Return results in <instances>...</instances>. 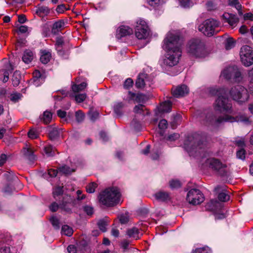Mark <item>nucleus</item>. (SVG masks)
<instances>
[{"label":"nucleus","mask_w":253,"mask_h":253,"mask_svg":"<svg viewBox=\"0 0 253 253\" xmlns=\"http://www.w3.org/2000/svg\"><path fill=\"white\" fill-rule=\"evenodd\" d=\"M182 44V40L178 32L171 31L168 33L163 45L167 53L165 57L160 62L161 66L164 70H169L178 63L181 56Z\"/></svg>","instance_id":"nucleus-1"},{"label":"nucleus","mask_w":253,"mask_h":253,"mask_svg":"<svg viewBox=\"0 0 253 253\" xmlns=\"http://www.w3.org/2000/svg\"><path fill=\"white\" fill-rule=\"evenodd\" d=\"M235 121L244 123L246 125H249L251 123L249 117L244 115L238 116L235 120L234 118L228 115L215 116L213 112H208L206 115L205 119L204 120L206 125L211 126L213 128H216L224 122H233Z\"/></svg>","instance_id":"nucleus-2"},{"label":"nucleus","mask_w":253,"mask_h":253,"mask_svg":"<svg viewBox=\"0 0 253 253\" xmlns=\"http://www.w3.org/2000/svg\"><path fill=\"white\" fill-rule=\"evenodd\" d=\"M121 194L117 187L106 189L99 196V202L106 207H113L119 203Z\"/></svg>","instance_id":"nucleus-3"},{"label":"nucleus","mask_w":253,"mask_h":253,"mask_svg":"<svg viewBox=\"0 0 253 253\" xmlns=\"http://www.w3.org/2000/svg\"><path fill=\"white\" fill-rule=\"evenodd\" d=\"M184 148L190 155H197L206 146V142L202 141L200 136L198 134L189 136L185 140Z\"/></svg>","instance_id":"nucleus-4"},{"label":"nucleus","mask_w":253,"mask_h":253,"mask_svg":"<svg viewBox=\"0 0 253 253\" xmlns=\"http://www.w3.org/2000/svg\"><path fill=\"white\" fill-rule=\"evenodd\" d=\"M187 52L190 55L199 58L205 57L208 54L205 43L199 39L191 40L189 42Z\"/></svg>","instance_id":"nucleus-5"},{"label":"nucleus","mask_w":253,"mask_h":253,"mask_svg":"<svg viewBox=\"0 0 253 253\" xmlns=\"http://www.w3.org/2000/svg\"><path fill=\"white\" fill-rule=\"evenodd\" d=\"M219 26L220 22L214 19H208L198 26V30L205 35L211 37L218 32L216 28Z\"/></svg>","instance_id":"nucleus-6"},{"label":"nucleus","mask_w":253,"mask_h":253,"mask_svg":"<svg viewBox=\"0 0 253 253\" xmlns=\"http://www.w3.org/2000/svg\"><path fill=\"white\" fill-rule=\"evenodd\" d=\"M229 94L233 100L240 103L247 101L249 97L248 90L240 85L232 87L229 91Z\"/></svg>","instance_id":"nucleus-7"},{"label":"nucleus","mask_w":253,"mask_h":253,"mask_svg":"<svg viewBox=\"0 0 253 253\" xmlns=\"http://www.w3.org/2000/svg\"><path fill=\"white\" fill-rule=\"evenodd\" d=\"M206 166L212 170L216 171L221 176L227 175L228 169L226 164L222 163L220 160L214 158H210L206 161Z\"/></svg>","instance_id":"nucleus-8"},{"label":"nucleus","mask_w":253,"mask_h":253,"mask_svg":"<svg viewBox=\"0 0 253 253\" xmlns=\"http://www.w3.org/2000/svg\"><path fill=\"white\" fill-rule=\"evenodd\" d=\"M227 80L234 82H240L242 80L241 72L236 66H231L224 69L221 74Z\"/></svg>","instance_id":"nucleus-9"},{"label":"nucleus","mask_w":253,"mask_h":253,"mask_svg":"<svg viewBox=\"0 0 253 253\" xmlns=\"http://www.w3.org/2000/svg\"><path fill=\"white\" fill-rule=\"evenodd\" d=\"M135 34L139 40L146 39L149 35V30L146 22L142 19H139L136 22Z\"/></svg>","instance_id":"nucleus-10"},{"label":"nucleus","mask_w":253,"mask_h":253,"mask_svg":"<svg viewBox=\"0 0 253 253\" xmlns=\"http://www.w3.org/2000/svg\"><path fill=\"white\" fill-rule=\"evenodd\" d=\"M241 61L243 64L247 67L253 63V50L248 45H244L241 48L240 52Z\"/></svg>","instance_id":"nucleus-11"},{"label":"nucleus","mask_w":253,"mask_h":253,"mask_svg":"<svg viewBox=\"0 0 253 253\" xmlns=\"http://www.w3.org/2000/svg\"><path fill=\"white\" fill-rule=\"evenodd\" d=\"M204 197L200 190L196 188L190 189L187 193L186 200L190 204L196 205L204 201Z\"/></svg>","instance_id":"nucleus-12"},{"label":"nucleus","mask_w":253,"mask_h":253,"mask_svg":"<svg viewBox=\"0 0 253 253\" xmlns=\"http://www.w3.org/2000/svg\"><path fill=\"white\" fill-rule=\"evenodd\" d=\"M215 111H230L232 109V104L227 95L217 97L213 103Z\"/></svg>","instance_id":"nucleus-13"},{"label":"nucleus","mask_w":253,"mask_h":253,"mask_svg":"<svg viewBox=\"0 0 253 253\" xmlns=\"http://www.w3.org/2000/svg\"><path fill=\"white\" fill-rule=\"evenodd\" d=\"M208 93L211 96H217L218 97L227 95V90L223 87L217 86H211L207 88Z\"/></svg>","instance_id":"nucleus-14"},{"label":"nucleus","mask_w":253,"mask_h":253,"mask_svg":"<svg viewBox=\"0 0 253 253\" xmlns=\"http://www.w3.org/2000/svg\"><path fill=\"white\" fill-rule=\"evenodd\" d=\"M189 88L185 84H181L172 89V95L176 98H180L184 96L189 93Z\"/></svg>","instance_id":"nucleus-15"},{"label":"nucleus","mask_w":253,"mask_h":253,"mask_svg":"<svg viewBox=\"0 0 253 253\" xmlns=\"http://www.w3.org/2000/svg\"><path fill=\"white\" fill-rule=\"evenodd\" d=\"M148 84L150 86V80L147 74L145 73H140L135 82V85L137 88H141Z\"/></svg>","instance_id":"nucleus-16"},{"label":"nucleus","mask_w":253,"mask_h":253,"mask_svg":"<svg viewBox=\"0 0 253 253\" xmlns=\"http://www.w3.org/2000/svg\"><path fill=\"white\" fill-rule=\"evenodd\" d=\"M144 115L142 112H135L134 117L131 123V127L136 131H139L141 128L140 120L143 119Z\"/></svg>","instance_id":"nucleus-17"},{"label":"nucleus","mask_w":253,"mask_h":253,"mask_svg":"<svg viewBox=\"0 0 253 253\" xmlns=\"http://www.w3.org/2000/svg\"><path fill=\"white\" fill-rule=\"evenodd\" d=\"M128 99L133 100L136 103H143L147 100V97L142 93H134L131 91L128 92Z\"/></svg>","instance_id":"nucleus-18"},{"label":"nucleus","mask_w":253,"mask_h":253,"mask_svg":"<svg viewBox=\"0 0 253 253\" xmlns=\"http://www.w3.org/2000/svg\"><path fill=\"white\" fill-rule=\"evenodd\" d=\"M45 76L39 70H36L33 72V85L38 87L44 82Z\"/></svg>","instance_id":"nucleus-19"},{"label":"nucleus","mask_w":253,"mask_h":253,"mask_svg":"<svg viewBox=\"0 0 253 253\" xmlns=\"http://www.w3.org/2000/svg\"><path fill=\"white\" fill-rule=\"evenodd\" d=\"M72 201V199L70 196L65 195L63 197L62 201L59 204V208L67 212L71 213V209L69 206L70 203Z\"/></svg>","instance_id":"nucleus-20"},{"label":"nucleus","mask_w":253,"mask_h":253,"mask_svg":"<svg viewBox=\"0 0 253 253\" xmlns=\"http://www.w3.org/2000/svg\"><path fill=\"white\" fill-rule=\"evenodd\" d=\"M222 18L225 22H227L232 28H234L239 22V18L234 14L225 13L223 14Z\"/></svg>","instance_id":"nucleus-21"},{"label":"nucleus","mask_w":253,"mask_h":253,"mask_svg":"<svg viewBox=\"0 0 253 253\" xmlns=\"http://www.w3.org/2000/svg\"><path fill=\"white\" fill-rule=\"evenodd\" d=\"M13 70L12 65L8 63L5 69L0 70V81H2L3 83L7 82L9 79V74Z\"/></svg>","instance_id":"nucleus-22"},{"label":"nucleus","mask_w":253,"mask_h":253,"mask_svg":"<svg viewBox=\"0 0 253 253\" xmlns=\"http://www.w3.org/2000/svg\"><path fill=\"white\" fill-rule=\"evenodd\" d=\"M132 29L126 26H120L117 31L116 36L118 39L132 34Z\"/></svg>","instance_id":"nucleus-23"},{"label":"nucleus","mask_w":253,"mask_h":253,"mask_svg":"<svg viewBox=\"0 0 253 253\" xmlns=\"http://www.w3.org/2000/svg\"><path fill=\"white\" fill-rule=\"evenodd\" d=\"M164 112H147L146 116L151 123L155 124L163 117Z\"/></svg>","instance_id":"nucleus-24"},{"label":"nucleus","mask_w":253,"mask_h":253,"mask_svg":"<svg viewBox=\"0 0 253 253\" xmlns=\"http://www.w3.org/2000/svg\"><path fill=\"white\" fill-rule=\"evenodd\" d=\"M154 196L156 200L160 202H165L170 200L169 193L162 190L156 192Z\"/></svg>","instance_id":"nucleus-25"},{"label":"nucleus","mask_w":253,"mask_h":253,"mask_svg":"<svg viewBox=\"0 0 253 253\" xmlns=\"http://www.w3.org/2000/svg\"><path fill=\"white\" fill-rule=\"evenodd\" d=\"M222 187L220 185H217L214 188V191L216 192H219L218 198L219 201L221 202H226L229 200V196L225 192L222 191L220 192V190Z\"/></svg>","instance_id":"nucleus-26"},{"label":"nucleus","mask_w":253,"mask_h":253,"mask_svg":"<svg viewBox=\"0 0 253 253\" xmlns=\"http://www.w3.org/2000/svg\"><path fill=\"white\" fill-rule=\"evenodd\" d=\"M51 54L50 51L43 50L41 51V61L43 64L47 63L50 60Z\"/></svg>","instance_id":"nucleus-27"},{"label":"nucleus","mask_w":253,"mask_h":253,"mask_svg":"<svg viewBox=\"0 0 253 253\" xmlns=\"http://www.w3.org/2000/svg\"><path fill=\"white\" fill-rule=\"evenodd\" d=\"M76 170L75 168H70L68 166L63 165L58 168V171L65 175H70Z\"/></svg>","instance_id":"nucleus-28"},{"label":"nucleus","mask_w":253,"mask_h":253,"mask_svg":"<svg viewBox=\"0 0 253 253\" xmlns=\"http://www.w3.org/2000/svg\"><path fill=\"white\" fill-rule=\"evenodd\" d=\"M64 25V22L62 20H59L55 22L52 26L51 33L54 35L57 34L61 30L62 27Z\"/></svg>","instance_id":"nucleus-29"},{"label":"nucleus","mask_w":253,"mask_h":253,"mask_svg":"<svg viewBox=\"0 0 253 253\" xmlns=\"http://www.w3.org/2000/svg\"><path fill=\"white\" fill-rule=\"evenodd\" d=\"M139 230L136 227H133L129 229L126 231V235L129 238H133L135 240H138L139 239L140 237L139 236Z\"/></svg>","instance_id":"nucleus-30"},{"label":"nucleus","mask_w":253,"mask_h":253,"mask_svg":"<svg viewBox=\"0 0 253 253\" xmlns=\"http://www.w3.org/2000/svg\"><path fill=\"white\" fill-rule=\"evenodd\" d=\"M172 108H174V107L172 106L171 101L167 100L161 103L158 111H170Z\"/></svg>","instance_id":"nucleus-31"},{"label":"nucleus","mask_w":253,"mask_h":253,"mask_svg":"<svg viewBox=\"0 0 253 253\" xmlns=\"http://www.w3.org/2000/svg\"><path fill=\"white\" fill-rule=\"evenodd\" d=\"M22 61L26 64H29L32 62V51L30 49H26L24 51L22 56Z\"/></svg>","instance_id":"nucleus-32"},{"label":"nucleus","mask_w":253,"mask_h":253,"mask_svg":"<svg viewBox=\"0 0 253 253\" xmlns=\"http://www.w3.org/2000/svg\"><path fill=\"white\" fill-rule=\"evenodd\" d=\"M182 120L181 115L177 113H174L170 118V123L172 126H176Z\"/></svg>","instance_id":"nucleus-33"},{"label":"nucleus","mask_w":253,"mask_h":253,"mask_svg":"<svg viewBox=\"0 0 253 253\" xmlns=\"http://www.w3.org/2000/svg\"><path fill=\"white\" fill-rule=\"evenodd\" d=\"M21 76L20 72L18 71H16L14 72L12 77V82L13 86H17L19 85Z\"/></svg>","instance_id":"nucleus-34"},{"label":"nucleus","mask_w":253,"mask_h":253,"mask_svg":"<svg viewBox=\"0 0 253 253\" xmlns=\"http://www.w3.org/2000/svg\"><path fill=\"white\" fill-rule=\"evenodd\" d=\"M52 119V113L51 112H43L41 120L45 124L49 123Z\"/></svg>","instance_id":"nucleus-35"},{"label":"nucleus","mask_w":253,"mask_h":253,"mask_svg":"<svg viewBox=\"0 0 253 253\" xmlns=\"http://www.w3.org/2000/svg\"><path fill=\"white\" fill-rule=\"evenodd\" d=\"M22 97L23 96L21 93L17 92H13L10 94L9 99L12 102L16 103L20 100Z\"/></svg>","instance_id":"nucleus-36"},{"label":"nucleus","mask_w":253,"mask_h":253,"mask_svg":"<svg viewBox=\"0 0 253 253\" xmlns=\"http://www.w3.org/2000/svg\"><path fill=\"white\" fill-rule=\"evenodd\" d=\"M87 84L85 82H83L79 84H74L72 85V88L74 92H79L83 90L86 86Z\"/></svg>","instance_id":"nucleus-37"},{"label":"nucleus","mask_w":253,"mask_h":253,"mask_svg":"<svg viewBox=\"0 0 253 253\" xmlns=\"http://www.w3.org/2000/svg\"><path fill=\"white\" fill-rule=\"evenodd\" d=\"M49 9L46 6H41L36 10V14L40 17H43L49 13Z\"/></svg>","instance_id":"nucleus-38"},{"label":"nucleus","mask_w":253,"mask_h":253,"mask_svg":"<svg viewBox=\"0 0 253 253\" xmlns=\"http://www.w3.org/2000/svg\"><path fill=\"white\" fill-rule=\"evenodd\" d=\"M23 157L26 160L29 161H31L32 159V151L30 148H25L22 151Z\"/></svg>","instance_id":"nucleus-39"},{"label":"nucleus","mask_w":253,"mask_h":253,"mask_svg":"<svg viewBox=\"0 0 253 253\" xmlns=\"http://www.w3.org/2000/svg\"><path fill=\"white\" fill-rule=\"evenodd\" d=\"M249 88L251 93L253 95V68L249 71Z\"/></svg>","instance_id":"nucleus-40"},{"label":"nucleus","mask_w":253,"mask_h":253,"mask_svg":"<svg viewBox=\"0 0 253 253\" xmlns=\"http://www.w3.org/2000/svg\"><path fill=\"white\" fill-rule=\"evenodd\" d=\"M73 233V230L72 228L69 226L65 225L62 227L61 233L68 236H71Z\"/></svg>","instance_id":"nucleus-41"},{"label":"nucleus","mask_w":253,"mask_h":253,"mask_svg":"<svg viewBox=\"0 0 253 253\" xmlns=\"http://www.w3.org/2000/svg\"><path fill=\"white\" fill-rule=\"evenodd\" d=\"M15 27H16L18 29L17 32H19L21 34H26L28 33V34L30 33V31H29V28L27 26L25 25H19L18 23H16L15 24Z\"/></svg>","instance_id":"nucleus-42"},{"label":"nucleus","mask_w":253,"mask_h":253,"mask_svg":"<svg viewBox=\"0 0 253 253\" xmlns=\"http://www.w3.org/2000/svg\"><path fill=\"white\" fill-rule=\"evenodd\" d=\"M63 193V188L61 186H58L56 187L53 191V195L54 198L58 200V199H60V196H61Z\"/></svg>","instance_id":"nucleus-43"},{"label":"nucleus","mask_w":253,"mask_h":253,"mask_svg":"<svg viewBox=\"0 0 253 253\" xmlns=\"http://www.w3.org/2000/svg\"><path fill=\"white\" fill-rule=\"evenodd\" d=\"M55 149L51 145L44 147V152L48 157H52L55 155Z\"/></svg>","instance_id":"nucleus-44"},{"label":"nucleus","mask_w":253,"mask_h":253,"mask_svg":"<svg viewBox=\"0 0 253 253\" xmlns=\"http://www.w3.org/2000/svg\"><path fill=\"white\" fill-rule=\"evenodd\" d=\"M225 48L226 50H229L235 46V42L232 38H230L226 39L224 42Z\"/></svg>","instance_id":"nucleus-45"},{"label":"nucleus","mask_w":253,"mask_h":253,"mask_svg":"<svg viewBox=\"0 0 253 253\" xmlns=\"http://www.w3.org/2000/svg\"><path fill=\"white\" fill-rule=\"evenodd\" d=\"M159 128L161 130L160 133L161 136H163L164 132L162 131L163 130H164L167 128L168 126V123L167 121L165 119H162L160 120L159 125Z\"/></svg>","instance_id":"nucleus-46"},{"label":"nucleus","mask_w":253,"mask_h":253,"mask_svg":"<svg viewBox=\"0 0 253 253\" xmlns=\"http://www.w3.org/2000/svg\"><path fill=\"white\" fill-rule=\"evenodd\" d=\"M211 249L208 246L198 248L193 251V253H211Z\"/></svg>","instance_id":"nucleus-47"},{"label":"nucleus","mask_w":253,"mask_h":253,"mask_svg":"<svg viewBox=\"0 0 253 253\" xmlns=\"http://www.w3.org/2000/svg\"><path fill=\"white\" fill-rule=\"evenodd\" d=\"M159 146H158V144H156L154 146V148L153 149V152L151 154V158L153 160H156L158 159L159 158Z\"/></svg>","instance_id":"nucleus-48"},{"label":"nucleus","mask_w":253,"mask_h":253,"mask_svg":"<svg viewBox=\"0 0 253 253\" xmlns=\"http://www.w3.org/2000/svg\"><path fill=\"white\" fill-rule=\"evenodd\" d=\"M60 131L57 128H53L49 132V137L51 140H54L59 137Z\"/></svg>","instance_id":"nucleus-49"},{"label":"nucleus","mask_w":253,"mask_h":253,"mask_svg":"<svg viewBox=\"0 0 253 253\" xmlns=\"http://www.w3.org/2000/svg\"><path fill=\"white\" fill-rule=\"evenodd\" d=\"M97 225L99 229L103 232H105L107 230V226L108 224L106 221L104 220H100L97 222Z\"/></svg>","instance_id":"nucleus-50"},{"label":"nucleus","mask_w":253,"mask_h":253,"mask_svg":"<svg viewBox=\"0 0 253 253\" xmlns=\"http://www.w3.org/2000/svg\"><path fill=\"white\" fill-rule=\"evenodd\" d=\"M50 220L52 226L54 227L55 229H59L60 228V222L59 219L57 217L55 216H52L50 218Z\"/></svg>","instance_id":"nucleus-51"},{"label":"nucleus","mask_w":253,"mask_h":253,"mask_svg":"<svg viewBox=\"0 0 253 253\" xmlns=\"http://www.w3.org/2000/svg\"><path fill=\"white\" fill-rule=\"evenodd\" d=\"M125 104L123 102H115L113 104V108L114 111H119L125 108Z\"/></svg>","instance_id":"nucleus-52"},{"label":"nucleus","mask_w":253,"mask_h":253,"mask_svg":"<svg viewBox=\"0 0 253 253\" xmlns=\"http://www.w3.org/2000/svg\"><path fill=\"white\" fill-rule=\"evenodd\" d=\"M149 4L154 7H156L164 3V0H148Z\"/></svg>","instance_id":"nucleus-53"},{"label":"nucleus","mask_w":253,"mask_h":253,"mask_svg":"<svg viewBox=\"0 0 253 253\" xmlns=\"http://www.w3.org/2000/svg\"><path fill=\"white\" fill-rule=\"evenodd\" d=\"M97 185L95 182H92L86 187V190L89 193H93L95 192V189L97 187Z\"/></svg>","instance_id":"nucleus-54"},{"label":"nucleus","mask_w":253,"mask_h":253,"mask_svg":"<svg viewBox=\"0 0 253 253\" xmlns=\"http://www.w3.org/2000/svg\"><path fill=\"white\" fill-rule=\"evenodd\" d=\"M169 186L172 189H176L180 187L181 184L178 180H172L169 181Z\"/></svg>","instance_id":"nucleus-55"},{"label":"nucleus","mask_w":253,"mask_h":253,"mask_svg":"<svg viewBox=\"0 0 253 253\" xmlns=\"http://www.w3.org/2000/svg\"><path fill=\"white\" fill-rule=\"evenodd\" d=\"M179 3L184 8H189L193 5V3L190 0H179Z\"/></svg>","instance_id":"nucleus-56"},{"label":"nucleus","mask_w":253,"mask_h":253,"mask_svg":"<svg viewBox=\"0 0 253 253\" xmlns=\"http://www.w3.org/2000/svg\"><path fill=\"white\" fill-rule=\"evenodd\" d=\"M84 116L83 112H75V118L78 122L83 121L84 118Z\"/></svg>","instance_id":"nucleus-57"},{"label":"nucleus","mask_w":253,"mask_h":253,"mask_svg":"<svg viewBox=\"0 0 253 253\" xmlns=\"http://www.w3.org/2000/svg\"><path fill=\"white\" fill-rule=\"evenodd\" d=\"M228 4L231 6L236 8H242L241 5L239 3L238 0H228Z\"/></svg>","instance_id":"nucleus-58"},{"label":"nucleus","mask_w":253,"mask_h":253,"mask_svg":"<svg viewBox=\"0 0 253 253\" xmlns=\"http://www.w3.org/2000/svg\"><path fill=\"white\" fill-rule=\"evenodd\" d=\"M88 117L91 121H94L99 117L98 112H88Z\"/></svg>","instance_id":"nucleus-59"},{"label":"nucleus","mask_w":253,"mask_h":253,"mask_svg":"<svg viewBox=\"0 0 253 253\" xmlns=\"http://www.w3.org/2000/svg\"><path fill=\"white\" fill-rule=\"evenodd\" d=\"M86 97V95L85 93L78 94L75 95V100L77 102L80 103L84 101Z\"/></svg>","instance_id":"nucleus-60"},{"label":"nucleus","mask_w":253,"mask_h":253,"mask_svg":"<svg viewBox=\"0 0 253 253\" xmlns=\"http://www.w3.org/2000/svg\"><path fill=\"white\" fill-rule=\"evenodd\" d=\"M236 155L238 159L244 160L245 159V150L243 148H241L237 151Z\"/></svg>","instance_id":"nucleus-61"},{"label":"nucleus","mask_w":253,"mask_h":253,"mask_svg":"<svg viewBox=\"0 0 253 253\" xmlns=\"http://www.w3.org/2000/svg\"><path fill=\"white\" fill-rule=\"evenodd\" d=\"M218 202L216 200H211L210 202L207 205V208L210 210L214 211L215 210L214 206Z\"/></svg>","instance_id":"nucleus-62"},{"label":"nucleus","mask_w":253,"mask_h":253,"mask_svg":"<svg viewBox=\"0 0 253 253\" xmlns=\"http://www.w3.org/2000/svg\"><path fill=\"white\" fill-rule=\"evenodd\" d=\"M180 137V135L177 133H174L172 134H169L167 138V140L173 141L179 138Z\"/></svg>","instance_id":"nucleus-63"},{"label":"nucleus","mask_w":253,"mask_h":253,"mask_svg":"<svg viewBox=\"0 0 253 253\" xmlns=\"http://www.w3.org/2000/svg\"><path fill=\"white\" fill-rule=\"evenodd\" d=\"M84 211L88 215H92L93 213V209L92 207L89 206H85L84 207Z\"/></svg>","instance_id":"nucleus-64"}]
</instances>
